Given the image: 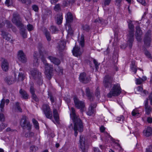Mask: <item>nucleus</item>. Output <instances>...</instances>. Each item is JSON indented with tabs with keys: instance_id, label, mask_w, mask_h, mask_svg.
<instances>
[{
	"instance_id": "nucleus-1",
	"label": "nucleus",
	"mask_w": 152,
	"mask_h": 152,
	"mask_svg": "<svg viewBox=\"0 0 152 152\" xmlns=\"http://www.w3.org/2000/svg\"><path fill=\"white\" fill-rule=\"evenodd\" d=\"M70 116L74 122V127H73L72 124H71L69 126V128L70 129H73L75 132L74 135L76 137L78 134L77 131L81 132L83 130V123L79 116L76 114L75 110L73 107L71 108Z\"/></svg>"
},
{
	"instance_id": "nucleus-2",
	"label": "nucleus",
	"mask_w": 152,
	"mask_h": 152,
	"mask_svg": "<svg viewBox=\"0 0 152 152\" xmlns=\"http://www.w3.org/2000/svg\"><path fill=\"white\" fill-rule=\"evenodd\" d=\"M121 92V89L119 84L113 85L111 90L107 94L108 97L110 98L113 96H115L119 95Z\"/></svg>"
},
{
	"instance_id": "nucleus-3",
	"label": "nucleus",
	"mask_w": 152,
	"mask_h": 152,
	"mask_svg": "<svg viewBox=\"0 0 152 152\" xmlns=\"http://www.w3.org/2000/svg\"><path fill=\"white\" fill-rule=\"evenodd\" d=\"M41 60L45 66V74L48 79H50L51 77L53 69V66L49 64L44 58H42Z\"/></svg>"
},
{
	"instance_id": "nucleus-4",
	"label": "nucleus",
	"mask_w": 152,
	"mask_h": 152,
	"mask_svg": "<svg viewBox=\"0 0 152 152\" xmlns=\"http://www.w3.org/2000/svg\"><path fill=\"white\" fill-rule=\"evenodd\" d=\"M20 126L23 129H27V130L31 129L32 124L26 116L23 115L22 116L20 120Z\"/></svg>"
},
{
	"instance_id": "nucleus-5",
	"label": "nucleus",
	"mask_w": 152,
	"mask_h": 152,
	"mask_svg": "<svg viewBox=\"0 0 152 152\" xmlns=\"http://www.w3.org/2000/svg\"><path fill=\"white\" fill-rule=\"evenodd\" d=\"M41 109L47 118L50 119H52V112L50 107L48 104H43Z\"/></svg>"
},
{
	"instance_id": "nucleus-6",
	"label": "nucleus",
	"mask_w": 152,
	"mask_h": 152,
	"mask_svg": "<svg viewBox=\"0 0 152 152\" xmlns=\"http://www.w3.org/2000/svg\"><path fill=\"white\" fill-rule=\"evenodd\" d=\"M128 27L130 30L129 31V38L127 42V44L129 45V48H131L134 41V26L131 22H129L128 24Z\"/></svg>"
},
{
	"instance_id": "nucleus-7",
	"label": "nucleus",
	"mask_w": 152,
	"mask_h": 152,
	"mask_svg": "<svg viewBox=\"0 0 152 152\" xmlns=\"http://www.w3.org/2000/svg\"><path fill=\"white\" fill-rule=\"evenodd\" d=\"M75 106L77 109H80L82 112L84 111L85 104L84 102L80 101L76 97H74L73 98Z\"/></svg>"
},
{
	"instance_id": "nucleus-8",
	"label": "nucleus",
	"mask_w": 152,
	"mask_h": 152,
	"mask_svg": "<svg viewBox=\"0 0 152 152\" xmlns=\"http://www.w3.org/2000/svg\"><path fill=\"white\" fill-rule=\"evenodd\" d=\"M144 45L146 47L150 46L151 41V31L148 30L146 33L144 38Z\"/></svg>"
},
{
	"instance_id": "nucleus-9",
	"label": "nucleus",
	"mask_w": 152,
	"mask_h": 152,
	"mask_svg": "<svg viewBox=\"0 0 152 152\" xmlns=\"http://www.w3.org/2000/svg\"><path fill=\"white\" fill-rule=\"evenodd\" d=\"M20 20V18L19 15L17 13H14L13 17L12 19V22L18 27L23 28V25L21 23Z\"/></svg>"
},
{
	"instance_id": "nucleus-10",
	"label": "nucleus",
	"mask_w": 152,
	"mask_h": 152,
	"mask_svg": "<svg viewBox=\"0 0 152 152\" xmlns=\"http://www.w3.org/2000/svg\"><path fill=\"white\" fill-rule=\"evenodd\" d=\"M80 148L83 152H87L88 147L85 145V138L83 136L80 135Z\"/></svg>"
},
{
	"instance_id": "nucleus-11",
	"label": "nucleus",
	"mask_w": 152,
	"mask_h": 152,
	"mask_svg": "<svg viewBox=\"0 0 152 152\" xmlns=\"http://www.w3.org/2000/svg\"><path fill=\"white\" fill-rule=\"evenodd\" d=\"M79 79L81 82L84 83H87L91 80L90 77L87 76L85 72H82L80 74Z\"/></svg>"
},
{
	"instance_id": "nucleus-12",
	"label": "nucleus",
	"mask_w": 152,
	"mask_h": 152,
	"mask_svg": "<svg viewBox=\"0 0 152 152\" xmlns=\"http://www.w3.org/2000/svg\"><path fill=\"white\" fill-rule=\"evenodd\" d=\"M97 105L96 104L91 103L88 108V110L87 112V114L89 116L92 115L95 112V108L96 107Z\"/></svg>"
},
{
	"instance_id": "nucleus-13",
	"label": "nucleus",
	"mask_w": 152,
	"mask_h": 152,
	"mask_svg": "<svg viewBox=\"0 0 152 152\" xmlns=\"http://www.w3.org/2000/svg\"><path fill=\"white\" fill-rule=\"evenodd\" d=\"M18 57L19 60L21 62L25 63L27 61V58L23 52L20 50L18 53Z\"/></svg>"
},
{
	"instance_id": "nucleus-14",
	"label": "nucleus",
	"mask_w": 152,
	"mask_h": 152,
	"mask_svg": "<svg viewBox=\"0 0 152 152\" xmlns=\"http://www.w3.org/2000/svg\"><path fill=\"white\" fill-rule=\"evenodd\" d=\"M1 35L3 38L7 41H9L11 43L14 42V40L11 38V36L8 33L4 31H1Z\"/></svg>"
},
{
	"instance_id": "nucleus-15",
	"label": "nucleus",
	"mask_w": 152,
	"mask_h": 152,
	"mask_svg": "<svg viewBox=\"0 0 152 152\" xmlns=\"http://www.w3.org/2000/svg\"><path fill=\"white\" fill-rule=\"evenodd\" d=\"M1 68L2 70L5 72L9 69V64L7 60L3 59L1 63Z\"/></svg>"
},
{
	"instance_id": "nucleus-16",
	"label": "nucleus",
	"mask_w": 152,
	"mask_h": 152,
	"mask_svg": "<svg viewBox=\"0 0 152 152\" xmlns=\"http://www.w3.org/2000/svg\"><path fill=\"white\" fill-rule=\"evenodd\" d=\"M73 55L76 56H80L82 54V51L79 47L75 46L72 50Z\"/></svg>"
},
{
	"instance_id": "nucleus-17",
	"label": "nucleus",
	"mask_w": 152,
	"mask_h": 152,
	"mask_svg": "<svg viewBox=\"0 0 152 152\" xmlns=\"http://www.w3.org/2000/svg\"><path fill=\"white\" fill-rule=\"evenodd\" d=\"M143 134L146 137L150 136L152 134V128L149 126L147 127L143 131Z\"/></svg>"
},
{
	"instance_id": "nucleus-18",
	"label": "nucleus",
	"mask_w": 152,
	"mask_h": 152,
	"mask_svg": "<svg viewBox=\"0 0 152 152\" xmlns=\"http://www.w3.org/2000/svg\"><path fill=\"white\" fill-rule=\"evenodd\" d=\"M31 74L34 79H36L38 76H40L41 73L36 69H33L30 71Z\"/></svg>"
},
{
	"instance_id": "nucleus-19",
	"label": "nucleus",
	"mask_w": 152,
	"mask_h": 152,
	"mask_svg": "<svg viewBox=\"0 0 152 152\" xmlns=\"http://www.w3.org/2000/svg\"><path fill=\"white\" fill-rule=\"evenodd\" d=\"M48 58L50 61L51 62L55 65H58L60 63V60L56 57L52 56H49L48 57Z\"/></svg>"
},
{
	"instance_id": "nucleus-20",
	"label": "nucleus",
	"mask_w": 152,
	"mask_h": 152,
	"mask_svg": "<svg viewBox=\"0 0 152 152\" xmlns=\"http://www.w3.org/2000/svg\"><path fill=\"white\" fill-rule=\"evenodd\" d=\"M58 44V45L57 48L58 50L59 53H60L62 52L64 49L66 44L64 42L60 41L59 42Z\"/></svg>"
},
{
	"instance_id": "nucleus-21",
	"label": "nucleus",
	"mask_w": 152,
	"mask_h": 152,
	"mask_svg": "<svg viewBox=\"0 0 152 152\" xmlns=\"http://www.w3.org/2000/svg\"><path fill=\"white\" fill-rule=\"evenodd\" d=\"M86 95L88 98L91 101L93 100L94 97L93 95V93L90 91V89L89 88L87 87L86 89Z\"/></svg>"
},
{
	"instance_id": "nucleus-22",
	"label": "nucleus",
	"mask_w": 152,
	"mask_h": 152,
	"mask_svg": "<svg viewBox=\"0 0 152 152\" xmlns=\"http://www.w3.org/2000/svg\"><path fill=\"white\" fill-rule=\"evenodd\" d=\"M53 118L56 122L58 124L59 120V115L57 110L54 108L53 111Z\"/></svg>"
},
{
	"instance_id": "nucleus-23",
	"label": "nucleus",
	"mask_w": 152,
	"mask_h": 152,
	"mask_svg": "<svg viewBox=\"0 0 152 152\" xmlns=\"http://www.w3.org/2000/svg\"><path fill=\"white\" fill-rule=\"evenodd\" d=\"M112 79V77L110 75L105 76V87H107L111 85Z\"/></svg>"
},
{
	"instance_id": "nucleus-24",
	"label": "nucleus",
	"mask_w": 152,
	"mask_h": 152,
	"mask_svg": "<svg viewBox=\"0 0 152 152\" xmlns=\"http://www.w3.org/2000/svg\"><path fill=\"white\" fill-rule=\"evenodd\" d=\"M66 20L67 23H69L73 21V17L72 14L71 12H68L67 13Z\"/></svg>"
},
{
	"instance_id": "nucleus-25",
	"label": "nucleus",
	"mask_w": 152,
	"mask_h": 152,
	"mask_svg": "<svg viewBox=\"0 0 152 152\" xmlns=\"http://www.w3.org/2000/svg\"><path fill=\"white\" fill-rule=\"evenodd\" d=\"M37 54V53L36 52H35L34 54V60L33 64L35 66H37L39 64Z\"/></svg>"
},
{
	"instance_id": "nucleus-26",
	"label": "nucleus",
	"mask_w": 152,
	"mask_h": 152,
	"mask_svg": "<svg viewBox=\"0 0 152 152\" xmlns=\"http://www.w3.org/2000/svg\"><path fill=\"white\" fill-rule=\"evenodd\" d=\"M31 130H28V132H26L25 134V137L28 138H31L34 137V133L31 131Z\"/></svg>"
},
{
	"instance_id": "nucleus-27",
	"label": "nucleus",
	"mask_w": 152,
	"mask_h": 152,
	"mask_svg": "<svg viewBox=\"0 0 152 152\" xmlns=\"http://www.w3.org/2000/svg\"><path fill=\"white\" fill-rule=\"evenodd\" d=\"M111 141H113L112 137L108 133L105 132V142L110 143Z\"/></svg>"
},
{
	"instance_id": "nucleus-28",
	"label": "nucleus",
	"mask_w": 152,
	"mask_h": 152,
	"mask_svg": "<svg viewBox=\"0 0 152 152\" xmlns=\"http://www.w3.org/2000/svg\"><path fill=\"white\" fill-rule=\"evenodd\" d=\"M19 93L21 95V97L24 99H27L28 98V95L24 90L22 89L20 90Z\"/></svg>"
},
{
	"instance_id": "nucleus-29",
	"label": "nucleus",
	"mask_w": 152,
	"mask_h": 152,
	"mask_svg": "<svg viewBox=\"0 0 152 152\" xmlns=\"http://www.w3.org/2000/svg\"><path fill=\"white\" fill-rule=\"evenodd\" d=\"M44 34L48 41H50L51 40V37L49 31L45 29L44 31Z\"/></svg>"
},
{
	"instance_id": "nucleus-30",
	"label": "nucleus",
	"mask_w": 152,
	"mask_h": 152,
	"mask_svg": "<svg viewBox=\"0 0 152 152\" xmlns=\"http://www.w3.org/2000/svg\"><path fill=\"white\" fill-rule=\"evenodd\" d=\"M66 29L68 31V33L70 34H73V31L69 23H67L66 26Z\"/></svg>"
},
{
	"instance_id": "nucleus-31",
	"label": "nucleus",
	"mask_w": 152,
	"mask_h": 152,
	"mask_svg": "<svg viewBox=\"0 0 152 152\" xmlns=\"http://www.w3.org/2000/svg\"><path fill=\"white\" fill-rule=\"evenodd\" d=\"M5 99H3L0 103V112H4V107Z\"/></svg>"
},
{
	"instance_id": "nucleus-32",
	"label": "nucleus",
	"mask_w": 152,
	"mask_h": 152,
	"mask_svg": "<svg viewBox=\"0 0 152 152\" xmlns=\"http://www.w3.org/2000/svg\"><path fill=\"white\" fill-rule=\"evenodd\" d=\"M32 121L35 128L37 129H38L39 126L38 121L34 118H33Z\"/></svg>"
},
{
	"instance_id": "nucleus-33",
	"label": "nucleus",
	"mask_w": 152,
	"mask_h": 152,
	"mask_svg": "<svg viewBox=\"0 0 152 152\" xmlns=\"http://www.w3.org/2000/svg\"><path fill=\"white\" fill-rule=\"evenodd\" d=\"M140 113L137 109L135 108L132 111V114L133 116L135 117H138L139 116Z\"/></svg>"
},
{
	"instance_id": "nucleus-34",
	"label": "nucleus",
	"mask_w": 152,
	"mask_h": 152,
	"mask_svg": "<svg viewBox=\"0 0 152 152\" xmlns=\"http://www.w3.org/2000/svg\"><path fill=\"white\" fill-rule=\"evenodd\" d=\"M20 34L22 35L23 38L25 39L27 38V33L26 32V30L25 29L21 28Z\"/></svg>"
},
{
	"instance_id": "nucleus-35",
	"label": "nucleus",
	"mask_w": 152,
	"mask_h": 152,
	"mask_svg": "<svg viewBox=\"0 0 152 152\" xmlns=\"http://www.w3.org/2000/svg\"><path fill=\"white\" fill-rule=\"evenodd\" d=\"M145 113L147 115H149L152 112V108L150 106H147L145 107Z\"/></svg>"
},
{
	"instance_id": "nucleus-36",
	"label": "nucleus",
	"mask_w": 152,
	"mask_h": 152,
	"mask_svg": "<svg viewBox=\"0 0 152 152\" xmlns=\"http://www.w3.org/2000/svg\"><path fill=\"white\" fill-rule=\"evenodd\" d=\"M5 80L7 83L8 85H11L14 82V81L13 78L6 77L5 79Z\"/></svg>"
},
{
	"instance_id": "nucleus-37",
	"label": "nucleus",
	"mask_w": 152,
	"mask_h": 152,
	"mask_svg": "<svg viewBox=\"0 0 152 152\" xmlns=\"http://www.w3.org/2000/svg\"><path fill=\"white\" fill-rule=\"evenodd\" d=\"M80 44L82 47L84 46V36L82 34L80 41Z\"/></svg>"
},
{
	"instance_id": "nucleus-38",
	"label": "nucleus",
	"mask_w": 152,
	"mask_h": 152,
	"mask_svg": "<svg viewBox=\"0 0 152 152\" xmlns=\"http://www.w3.org/2000/svg\"><path fill=\"white\" fill-rule=\"evenodd\" d=\"M130 68L131 70L134 72V74H136L137 72V69L136 66L134 65L133 63H132Z\"/></svg>"
},
{
	"instance_id": "nucleus-39",
	"label": "nucleus",
	"mask_w": 152,
	"mask_h": 152,
	"mask_svg": "<svg viewBox=\"0 0 152 152\" xmlns=\"http://www.w3.org/2000/svg\"><path fill=\"white\" fill-rule=\"evenodd\" d=\"M62 19L63 18L62 15H58L56 19L57 24H61L62 23Z\"/></svg>"
},
{
	"instance_id": "nucleus-40",
	"label": "nucleus",
	"mask_w": 152,
	"mask_h": 152,
	"mask_svg": "<svg viewBox=\"0 0 152 152\" xmlns=\"http://www.w3.org/2000/svg\"><path fill=\"white\" fill-rule=\"evenodd\" d=\"M25 77V74L22 72L19 73L18 75V78L19 80L23 81Z\"/></svg>"
},
{
	"instance_id": "nucleus-41",
	"label": "nucleus",
	"mask_w": 152,
	"mask_h": 152,
	"mask_svg": "<svg viewBox=\"0 0 152 152\" xmlns=\"http://www.w3.org/2000/svg\"><path fill=\"white\" fill-rule=\"evenodd\" d=\"M136 28V34L142 35V33L140 26H137Z\"/></svg>"
},
{
	"instance_id": "nucleus-42",
	"label": "nucleus",
	"mask_w": 152,
	"mask_h": 152,
	"mask_svg": "<svg viewBox=\"0 0 152 152\" xmlns=\"http://www.w3.org/2000/svg\"><path fill=\"white\" fill-rule=\"evenodd\" d=\"M37 78H38L37 83L39 85H42L43 83V81L41 75H40V76H38Z\"/></svg>"
},
{
	"instance_id": "nucleus-43",
	"label": "nucleus",
	"mask_w": 152,
	"mask_h": 152,
	"mask_svg": "<svg viewBox=\"0 0 152 152\" xmlns=\"http://www.w3.org/2000/svg\"><path fill=\"white\" fill-rule=\"evenodd\" d=\"M124 119V117L121 115L120 117H118L116 119L117 122L121 123V122H123Z\"/></svg>"
},
{
	"instance_id": "nucleus-44",
	"label": "nucleus",
	"mask_w": 152,
	"mask_h": 152,
	"mask_svg": "<svg viewBox=\"0 0 152 152\" xmlns=\"http://www.w3.org/2000/svg\"><path fill=\"white\" fill-rule=\"evenodd\" d=\"M83 29L87 31H88L90 29L89 26L88 25L86 24L83 26Z\"/></svg>"
},
{
	"instance_id": "nucleus-45",
	"label": "nucleus",
	"mask_w": 152,
	"mask_h": 152,
	"mask_svg": "<svg viewBox=\"0 0 152 152\" xmlns=\"http://www.w3.org/2000/svg\"><path fill=\"white\" fill-rule=\"evenodd\" d=\"M145 55L146 56V57L148 58L151 59L152 58L151 56V54L149 53V52H148L147 50H145Z\"/></svg>"
},
{
	"instance_id": "nucleus-46",
	"label": "nucleus",
	"mask_w": 152,
	"mask_h": 152,
	"mask_svg": "<svg viewBox=\"0 0 152 152\" xmlns=\"http://www.w3.org/2000/svg\"><path fill=\"white\" fill-rule=\"evenodd\" d=\"M93 62L95 65V66L96 70H97L99 68V64H98L97 61L94 59L93 60Z\"/></svg>"
},
{
	"instance_id": "nucleus-47",
	"label": "nucleus",
	"mask_w": 152,
	"mask_h": 152,
	"mask_svg": "<svg viewBox=\"0 0 152 152\" xmlns=\"http://www.w3.org/2000/svg\"><path fill=\"white\" fill-rule=\"evenodd\" d=\"M27 29L29 31L32 30L34 29V27L33 26L30 24H28L27 25Z\"/></svg>"
},
{
	"instance_id": "nucleus-48",
	"label": "nucleus",
	"mask_w": 152,
	"mask_h": 152,
	"mask_svg": "<svg viewBox=\"0 0 152 152\" xmlns=\"http://www.w3.org/2000/svg\"><path fill=\"white\" fill-rule=\"evenodd\" d=\"M32 9L36 12H38L39 10V7L36 5H33L32 6Z\"/></svg>"
},
{
	"instance_id": "nucleus-49",
	"label": "nucleus",
	"mask_w": 152,
	"mask_h": 152,
	"mask_svg": "<svg viewBox=\"0 0 152 152\" xmlns=\"http://www.w3.org/2000/svg\"><path fill=\"white\" fill-rule=\"evenodd\" d=\"M5 120V116L3 113H0V121L3 122Z\"/></svg>"
},
{
	"instance_id": "nucleus-50",
	"label": "nucleus",
	"mask_w": 152,
	"mask_h": 152,
	"mask_svg": "<svg viewBox=\"0 0 152 152\" xmlns=\"http://www.w3.org/2000/svg\"><path fill=\"white\" fill-rule=\"evenodd\" d=\"M32 98L36 102H38L39 99L38 97H37L36 95L34 94L31 95Z\"/></svg>"
},
{
	"instance_id": "nucleus-51",
	"label": "nucleus",
	"mask_w": 152,
	"mask_h": 152,
	"mask_svg": "<svg viewBox=\"0 0 152 152\" xmlns=\"http://www.w3.org/2000/svg\"><path fill=\"white\" fill-rule=\"evenodd\" d=\"M7 126V124L3 123H1L0 124V131H2L3 129H5Z\"/></svg>"
},
{
	"instance_id": "nucleus-52",
	"label": "nucleus",
	"mask_w": 152,
	"mask_h": 152,
	"mask_svg": "<svg viewBox=\"0 0 152 152\" xmlns=\"http://www.w3.org/2000/svg\"><path fill=\"white\" fill-rule=\"evenodd\" d=\"M50 30L53 33H54L57 31V29L56 28V27L54 26H51L50 28Z\"/></svg>"
},
{
	"instance_id": "nucleus-53",
	"label": "nucleus",
	"mask_w": 152,
	"mask_h": 152,
	"mask_svg": "<svg viewBox=\"0 0 152 152\" xmlns=\"http://www.w3.org/2000/svg\"><path fill=\"white\" fill-rule=\"evenodd\" d=\"M135 81L136 84L137 85H140L143 83L141 78L137 79Z\"/></svg>"
},
{
	"instance_id": "nucleus-54",
	"label": "nucleus",
	"mask_w": 152,
	"mask_h": 152,
	"mask_svg": "<svg viewBox=\"0 0 152 152\" xmlns=\"http://www.w3.org/2000/svg\"><path fill=\"white\" fill-rule=\"evenodd\" d=\"M5 3L7 6L9 7L12 4V1L11 0H6Z\"/></svg>"
},
{
	"instance_id": "nucleus-55",
	"label": "nucleus",
	"mask_w": 152,
	"mask_h": 152,
	"mask_svg": "<svg viewBox=\"0 0 152 152\" xmlns=\"http://www.w3.org/2000/svg\"><path fill=\"white\" fill-rule=\"evenodd\" d=\"M38 149L37 147L32 145L30 147V150L32 151L33 152H34L36 151H37Z\"/></svg>"
},
{
	"instance_id": "nucleus-56",
	"label": "nucleus",
	"mask_w": 152,
	"mask_h": 152,
	"mask_svg": "<svg viewBox=\"0 0 152 152\" xmlns=\"http://www.w3.org/2000/svg\"><path fill=\"white\" fill-rule=\"evenodd\" d=\"M49 96V98H50V100L51 103H53L54 102V97L51 94L49 93L48 94Z\"/></svg>"
},
{
	"instance_id": "nucleus-57",
	"label": "nucleus",
	"mask_w": 152,
	"mask_h": 152,
	"mask_svg": "<svg viewBox=\"0 0 152 152\" xmlns=\"http://www.w3.org/2000/svg\"><path fill=\"white\" fill-rule=\"evenodd\" d=\"M16 108L20 112H22V110L20 106L19 103L18 102H17L16 103Z\"/></svg>"
},
{
	"instance_id": "nucleus-58",
	"label": "nucleus",
	"mask_w": 152,
	"mask_h": 152,
	"mask_svg": "<svg viewBox=\"0 0 152 152\" xmlns=\"http://www.w3.org/2000/svg\"><path fill=\"white\" fill-rule=\"evenodd\" d=\"M146 152H152V145H150L146 149Z\"/></svg>"
},
{
	"instance_id": "nucleus-59",
	"label": "nucleus",
	"mask_w": 152,
	"mask_h": 152,
	"mask_svg": "<svg viewBox=\"0 0 152 152\" xmlns=\"http://www.w3.org/2000/svg\"><path fill=\"white\" fill-rule=\"evenodd\" d=\"M95 95L98 97H99V96L100 95V91L99 90V88L98 87L96 89Z\"/></svg>"
},
{
	"instance_id": "nucleus-60",
	"label": "nucleus",
	"mask_w": 152,
	"mask_h": 152,
	"mask_svg": "<svg viewBox=\"0 0 152 152\" xmlns=\"http://www.w3.org/2000/svg\"><path fill=\"white\" fill-rule=\"evenodd\" d=\"M55 10L56 11H58L60 9V6L59 4H56L54 7Z\"/></svg>"
},
{
	"instance_id": "nucleus-61",
	"label": "nucleus",
	"mask_w": 152,
	"mask_h": 152,
	"mask_svg": "<svg viewBox=\"0 0 152 152\" xmlns=\"http://www.w3.org/2000/svg\"><path fill=\"white\" fill-rule=\"evenodd\" d=\"M137 1L140 3L142 4L144 6H145L146 5V3L145 0H137Z\"/></svg>"
},
{
	"instance_id": "nucleus-62",
	"label": "nucleus",
	"mask_w": 152,
	"mask_h": 152,
	"mask_svg": "<svg viewBox=\"0 0 152 152\" xmlns=\"http://www.w3.org/2000/svg\"><path fill=\"white\" fill-rule=\"evenodd\" d=\"M30 92L31 95L35 94L34 89V87L32 86H31L30 87Z\"/></svg>"
},
{
	"instance_id": "nucleus-63",
	"label": "nucleus",
	"mask_w": 152,
	"mask_h": 152,
	"mask_svg": "<svg viewBox=\"0 0 152 152\" xmlns=\"http://www.w3.org/2000/svg\"><path fill=\"white\" fill-rule=\"evenodd\" d=\"M142 35L135 34L136 38L138 41H140L141 40V35Z\"/></svg>"
},
{
	"instance_id": "nucleus-64",
	"label": "nucleus",
	"mask_w": 152,
	"mask_h": 152,
	"mask_svg": "<svg viewBox=\"0 0 152 152\" xmlns=\"http://www.w3.org/2000/svg\"><path fill=\"white\" fill-rule=\"evenodd\" d=\"M149 98L150 100V104L152 105V93H151L149 95Z\"/></svg>"
}]
</instances>
